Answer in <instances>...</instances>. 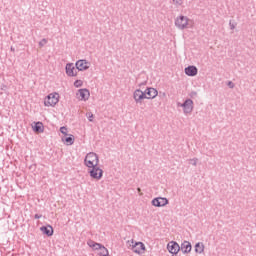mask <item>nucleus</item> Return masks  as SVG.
<instances>
[{
  "mask_svg": "<svg viewBox=\"0 0 256 256\" xmlns=\"http://www.w3.org/2000/svg\"><path fill=\"white\" fill-rule=\"evenodd\" d=\"M47 43H48L47 38H44L39 42V47H45Z\"/></svg>",
  "mask_w": 256,
  "mask_h": 256,
  "instance_id": "obj_25",
  "label": "nucleus"
},
{
  "mask_svg": "<svg viewBox=\"0 0 256 256\" xmlns=\"http://www.w3.org/2000/svg\"><path fill=\"white\" fill-rule=\"evenodd\" d=\"M145 95H146V99H155V97H157V95H159V92L157 91V89L155 88H147L144 91Z\"/></svg>",
  "mask_w": 256,
  "mask_h": 256,
  "instance_id": "obj_13",
  "label": "nucleus"
},
{
  "mask_svg": "<svg viewBox=\"0 0 256 256\" xmlns=\"http://www.w3.org/2000/svg\"><path fill=\"white\" fill-rule=\"evenodd\" d=\"M153 207H165V205H169V199L166 197H156L151 201Z\"/></svg>",
  "mask_w": 256,
  "mask_h": 256,
  "instance_id": "obj_8",
  "label": "nucleus"
},
{
  "mask_svg": "<svg viewBox=\"0 0 256 256\" xmlns=\"http://www.w3.org/2000/svg\"><path fill=\"white\" fill-rule=\"evenodd\" d=\"M60 132L62 133V135L67 136L68 135L67 134V127H65V126L60 127Z\"/></svg>",
  "mask_w": 256,
  "mask_h": 256,
  "instance_id": "obj_27",
  "label": "nucleus"
},
{
  "mask_svg": "<svg viewBox=\"0 0 256 256\" xmlns=\"http://www.w3.org/2000/svg\"><path fill=\"white\" fill-rule=\"evenodd\" d=\"M88 173L91 179H95L96 181H101V179H103V169H101L99 165L89 168Z\"/></svg>",
  "mask_w": 256,
  "mask_h": 256,
  "instance_id": "obj_3",
  "label": "nucleus"
},
{
  "mask_svg": "<svg viewBox=\"0 0 256 256\" xmlns=\"http://www.w3.org/2000/svg\"><path fill=\"white\" fill-rule=\"evenodd\" d=\"M205 252V244H203L202 242H198L195 244V253H198L199 255H201V253Z\"/></svg>",
  "mask_w": 256,
  "mask_h": 256,
  "instance_id": "obj_17",
  "label": "nucleus"
},
{
  "mask_svg": "<svg viewBox=\"0 0 256 256\" xmlns=\"http://www.w3.org/2000/svg\"><path fill=\"white\" fill-rule=\"evenodd\" d=\"M97 247H99V245H96L95 248H93V249H97Z\"/></svg>",
  "mask_w": 256,
  "mask_h": 256,
  "instance_id": "obj_35",
  "label": "nucleus"
},
{
  "mask_svg": "<svg viewBox=\"0 0 256 256\" xmlns=\"http://www.w3.org/2000/svg\"><path fill=\"white\" fill-rule=\"evenodd\" d=\"M34 131H36L37 133H43V123L37 122L34 126Z\"/></svg>",
  "mask_w": 256,
  "mask_h": 256,
  "instance_id": "obj_20",
  "label": "nucleus"
},
{
  "mask_svg": "<svg viewBox=\"0 0 256 256\" xmlns=\"http://www.w3.org/2000/svg\"><path fill=\"white\" fill-rule=\"evenodd\" d=\"M185 74L188 75V77H195L197 75V68L195 66H188L185 68Z\"/></svg>",
  "mask_w": 256,
  "mask_h": 256,
  "instance_id": "obj_16",
  "label": "nucleus"
},
{
  "mask_svg": "<svg viewBox=\"0 0 256 256\" xmlns=\"http://www.w3.org/2000/svg\"><path fill=\"white\" fill-rule=\"evenodd\" d=\"M76 97L77 99H79V101H88L89 97H91V93L89 92V89L83 88L78 90V93H76Z\"/></svg>",
  "mask_w": 256,
  "mask_h": 256,
  "instance_id": "obj_7",
  "label": "nucleus"
},
{
  "mask_svg": "<svg viewBox=\"0 0 256 256\" xmlns=\"http://www.w3.org/2000/svg\"><path fill=\"white\" fill-rule=\"evenodd\" d=\"M89 61L82 59V60H78L75 63V67L78 71H87V69H89Z\"/></svg>",
  "mask_w": 256,
  "mask_h": 256,
  "instance_id": "obj_12",
  "label": "nucleus"
},
{
  "mask_svg": "<svg viewBox=\"0 0 256 256\" xmlns=\"http://www.w3.org/2000/svg\"><path fill=\"white\" fill-rule=\"evenodd\" d=\"M227 86L229 87V89H235V83H233L232 81H228Z\"/></svg>",
  "mask_w": 256,
  "mask_h": 256,
  "instance_id": "obj_28",
  "label": "nucleus"
},
{
  "mask_svg": "<svg viewBox=\"0 0 256 256\" xmlns=\"http://www.w3.org/2000/svg\"><path fill=\"white\" fill-rule=\"evenodd\" d=\"M132 251L133 253H137V255H143L145 253V244L143 242L132 241Z\"/></svg>",
  "mask_w": 256,
  "mask_h": 256,
  "instance_id": "obj_9",
  "label": "nucleus"
},
{
  "mask_svg": "<svg viewBox=\"0 0 256 256\" xmlns=\"http://www.w3.org/2000/svg\"><path fill=\"white\" fill-rule=\"evenodd\" d=\"M174 5H176V7H181V5H183V0H172Z\"/></svg>",
  "mask_w": 256,
  "mask_h": 256,
  "instance_id": "obj_24",
  "label": "nucleus"
},
{
  "mask_svg": "<svg viewBox=\"0 0 256 256\" xmlns=\"http://www.w3.org/2000/svg\"><path fill=\"white\" fill-rule=\"evenodd\" d=\"M187 25H189V18L187 16L180 15L175 19L177 29H187Z\"/></svg>",
  "mask_w": 256,
  "mask_h": 256,
  "instance_id": "obj_5",
  "label": "nucleus"
},
{
  "mask_svg": "<svg viewBox=\"0 0 256 256\" xmlns=\"http://www.w3.org/2000/svg\"><path fill=\"white\" fill-rule=\"evenodd\" d=\"M167 249L172 255H177L181 251V246L175 241H171L167 244Z\"/></svg>",
  "mask_w": 256,
  "mask_h": 256,
  "instance_id": "obj_10",
  "label": "nucleus"
},
{
  "mask_svg": "<svg viewBox=\"0 0 256 256\" xmlns=\"http://www.w3.org/2000/svg\"><path fill=\"white\" fill-rule=\"evenodd\" d=\"M11 51H15V48L11 47Z\"/></svg>",
  "mask_w": 256,
  "mask_h": 256,
  "instance_id": "obj_33",
  "label": "nucleus"
},
{
  "mask_svg": "<svg viewBox=\"0 0 256 256\" xmlns=\"http://www.w3.org/2000/svg\"><path fill=\"white\" fill-rule=\"evenodd\" d=\"M189 97H190L191 99H195V97H197V92H196V91L190 92V93H189Z\"/></svg>",
  "mask_w": 256,
  "mask_h": 256,
  "instance_id": "obj_29",
  "label": "nucleus"
},
{
  "mask_svg": "<svg viewBox=\"0 0 256 256\" xmlns=\"http://www.w3.org/2000/svg\"><path fill=\"white\" fill-rule=\"evenodd\" d=\"M84 165L90 169L99 165V155L95 152H89L84 159Z\"/></svg>",
  "mask_w": 256,
  "mask_h": 256,
  "instance_id": "obj_1",
  "label": "nucleus"
},
{
  "mask_svg": "<svg viewBox=\"0 0 256 256\" xmlns=\"http://www.w3.org/2000/svg\"><path fill=\"white\" fill-rule=\"evenodd\" d=\"M62 141L67 145H73V143H75V136L69 134L68 137L62 138Z\"/></svg>",
  "mask_w": 256,
  "mask_h": 256,
  "instance_id": "obj_18",
  "label": "nucleus"
},
{
  "mask_svg": "<svg viewBox=\"0 0 256 256\" xmlns=\"http://www.w3.org/2000/svg\"><path fill=\"white\" fill-rule=\"evenodd\" d=\"M66 75L68 77H77V68L73 63H67L65 67Z\"/></svg>",
  "mask_w": 256,
  "mask_h": 256,
  "instance_id": "obj_11",
  "label": "nucleus"
},
{
  "mask_svg": "<svg viewBox=\"0 0 256 256\" xmlns=\"http://www.w3.org/2000/svg\"><path fill=\"white\" fill-rule=\"evenodd\" d=\"M191 249H193V247L191 246V242L189 241H184L180 246V251H182L184 255L191 253Z\"/></svg>",
  "mask_w": 256,
  "mask_h": 256,
  "instance_id": "obj_14",
  "label": "nucleus"
},
{
  "mask_svg": "<svg viewBox=\"0 0 256 256\" xmlns=\"http://www.w3.org/2000/svg\"><path fill=\"white\" fill-rule=\"evenodd\" d=\"M188 161H189V163H191V165H193L194 167H197V163H198L199 159L192 158V159H189Z\"/></svg>",
  "mask_w": 256,
  "mask_h": 256,
  "instance_id": "obj_23",
  "label": "nucleus"
},
{
  "mask_svg": "<svg viewBox=\"0 0 256 256\" xmlns=\"http://www.w3.org/2000/svg\"><path fill=\"white\" fill-rule=\"evenodd\" d=\"M177 107L183 108L184 115H191V113H193V109H194L193 100L188 98L184 101V103L178 102Z\"/></svg>",
  "mask_w": 256,
  "mask_h": 256,
  "instance_id": "obj_2",
  "label": "nucleus"
},
{
  "mask_svg": "<svg viewBox=\"0 0 256 256\" xmlns=\"http://www.w3.org/2000/svg\"><path fill=\"white\" fill-rule=\"evenodd\" d=\"M59 103V93H51L44 100L45 107H55Z\"/></svg>",
  "mask_w": 256,
  "mask_h": 256,
  "instance_id": "obj_4",
  "label": "nucleus"
},
{
  "mask_svg": "<svg viewBox=\"0 0 256 256\" xmlns=\"http://www.w3.org/2000/svg\"><path fill=\"white\" fill-rule=\"evenodd\" d=\"M5 87H7V86L3 85V87L1 89L3 90V89H5Z\"/></svg>",
  "mask_w": 256,
  "mask_h": 256,
  "instance_id": "obj_34",
  "label": "nucleus"
},
{
  "mask_svg": "<svg viewBox=\"0 0 256 256\" xmlns=\"http://www.w3.org/2000/svg\"><path fill=\"white\" fill-rule=\"evenodd\" d=\"M88 121L93 122V113L87 114Z\"/></svg>",
  "mask_w": 256,
  "mask_h": 256,
  "instance_id": "obj_30",
  "label": "nucleus"
},
{
  "mask_svg": "<svg viewBox=\"0 0 256 256\" xmlns=\"http://www.w3.org/2000/svg\"><path fill=\"white\" fill-rule=\"evenodd\" d=\"M87 245H88L89 247H91L92 249L95 248L96 245H98V247L95 248V251H98V249H101V244H99V243H97V242H95V241H93V240L88 241V242H87Z\"/></svg>",
  "mask_w": 256,
  "mask_h": 256,
  "instance_id": "obj_19",
  "label": "nucleus"
},
{
  "mask_svg": "<svg viewBox=\"0 0 256 256\" xmlns=\"http://www.w3.org/2000/svg\"><path fill=\"white\" fill-rule=\"evenodd\" d=\"M229 27H230L231 31H233L235 29V27H237V22L230 20Z\"/></svg>",
  "mask_w": 256,
  "mask_h": 256,
  "instance_id": "obj_22",
  "label": "nucleus"
},
{
  "mask_svg": "<svg viewBox=\"0 0 256 256\" xmlns=\"http://www.w3.org/2000/svg\"><path fill=\"white\" fill-rule=\"evenodd\" d=\"M147 95L141 89H136L133 92V99L137 105L143 103V99H146Z\"/></svg>",
  "mask_w": 256,
  "mask_h": 256,
  "instance_id": "obj_6",
  "label": "nucleus"
},
{
  "mask_svg": "<svg viewBox=\"0 0 256 256\" xmlns=\"http://www.w3.org/2000/svg\"><path fill=\"white\" fill-rule=\"evenodd\" d=\"M137 191H138V193H141V188H138Z\"/></svg>",
  "mask_w": 256,
  "mask_h": 256,
  "instance_id": "obj_32",
  "label": "nucleus"
},
{
  "mask_svg": "<svg viewBox=\"0 0 256 256\" xmlns=\"http://www.w3.org/2000/svg\"><path fill=\"white\" fill-rule=\"evenodd\" d=\"M41 217H43V215H41V214H35L34 219H41Z\"/></svg>",
  "mask_w": 256,
  "mask_h": 256,
  "instance_id": "obj_31",
  "label": "nucleus"
},
{
  "mask_svg": "<svg viewBox=\"0 0 256 256\" xmlns=\"http://www.w3.org/2000/svg\"><path fill=\"white\" fill-rule=\"evenodd\" d=\"M40 231L43 233V235H46V237H52L53 235V226L47 225L40 227Z\"/></svg>",
  "mask_w": 256,
  "mask_h": 256,
  "instance_id": "obj_15",
  "label": "nucleus"
},
{
  "mask_svg": "<svg viewBox=\"0 0 256 256\" xmlns=\"http://www.w3.org/2000/svg\"><path fill=\"white\" fill-rule=\"evenodd\" d=\"M74 87H83V81L81 80H76L74 82Z\"/></svg>",
  "mask_w": 256,
  "mask_h": 256,
  "instance_id": "obj_26",
  "label": "nucleus"
},
{
  "mask_svg": "<svg viewBox=\"0 0 256 256\" xmlns=\"http://www.w3.org/2000/svg\"><path fill=\"white\" fill-rule=\"evenodd\" d=\"M100 249V255H102V256H106V255H108L109 254V250L105 247V246H103L102 244H101V247L99 248Z\"/></svg>",
  "mask_w": 256,
  "mask_h": 256,
  "instance_id": "obj_21",
  "label": "nucleus"
}]
</instances>
